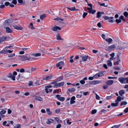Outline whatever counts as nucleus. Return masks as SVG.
I'll use <instances>...</instances> for the list:
<instances>
[{"mask_svg": "<svg viewBox=\"0 0 128 128\" xmlns=\"http://www.w3.org/2000/svg\"><path fill=\"white\" fill-rule=\"evenodd\" d=\"M18 58L21 61L26 60H32L33 59H35V58L31 57L30 56H18Z\"/></svg>", "mask_w": 128, "mask_h": 128, "instance_id": "1", "label": "nucleus"}, {"mask_svg": "<svg viewBox=\"0 0 128 128\" xmlns=\"http://www.w3.org/2000/svg\"><path fill=\"white\" fill-rule=\"evenodd\" d=\"M101 81L100 80H95L89 83L91 84L96 85L100 83Z\"/></svg>", "mask_w": 128, "mask_h": 128, "instance_id": "2", "label": "nucleus"}, {"mask_svg": "<svg viewBox=\"0 0 128 128\" xmlns=\"http://www.w3.org/2000/svg\"><path fill=\"white\" fill-rule=\"evenodd\" d=\"M118 80L122 84H126V78L123 77L119 78Z\"/></svg>", "mask_w": 128, "mask_h": 128, "instance_id": "3", "label": "nucleus"}, {"mask_svg": "<svg viewBox=\"0 0 128 128\" xmlns=\"http://www.w3.org/2000/svg\"><path fill=\"white\" fill-rule=\"evenodd\" d=\"M56 97L58 100L62 102L64 101L65 100L64 98V97H61L60 95H56Z\"/></svg>", "mask_w": 128, "mask_h": 128, "instance_id": "4", "label": "nucleus"}, {"mask_svg": "<svg viewBox=\"0 0 128 128\" xmlns=\"http://www.w3.org/2000/svg\"><path fill=\"white\" fill-rule=\"evenodd\" d=\"M12 26L15 29L18 30H22L23 29V28L21 26H18L16 25H13Z\"/></svg>", "mask_w": 128, "mask_h": 128, "instance_id": "5", "label": "nucleus"}, {"mask_svg": "<svg viewBox=\"0 0 128 128\" xmlns=\"http://www.w3.org/2000/svg\"><path fill=\"white\" fill-rule=\"evenodd\" d=\"M61 29V28L58 26H56L54 27H53L52 28V30L54 31H56L58 30H60Z\"/></svg>", "mask_w": 128, "mask_h": 128, "instance_id": "6", "label": "nucleus"}, {"mask_svg": "<svg viewBox=\"0 0 128 128\" xmlns=\"http://www.w3.org/2000/svg\"><path fill=\"white\" fill-rule=\"evenodd\" d=\"M103 18H104L105 20H108V21L110 22H112V17L110 18L108 16H104Z\"/></svg>", "mask_w": 128, "mask_h": 128, "instance_id": "7", "label": "nucleus"}, {"mask_svg": "<svg viewBox=\"0 0 128 128\" xmlns=\"http://www.w3.org/2000/svg\"><path fill=\"white\" fill-rule=\"evenodd\" d=\"M7 77L8 78H11L12 80H13L14 81L15 80V78L16 76H14L13 74H12L11 73H10L9 74V75H8Z\"/></svg>", "mask_w": 128, "mask_h": 128, "instance_id": "8", "label": "nucleus"}, {"mask_svg": "<svg viewBox=\"0 0 128 128\" xmlns=\"http://www.w3.org/2000/svg\"><path fill=\"white\" fill-rule=\"evenodd\" d=\"M34 99L38 101H42V99L41 98L38 96H35L34 97Z\"/></svg>", "mask_w": 128, "mask_h": 128, "instance_id": "9", "label": "nucleus"}, {"mask_svg": "<svg viewBox=\"0 0 128 128\" xmlns=\"http://www.w3.org/2000/svg\"><path fill=\"white\" fill-rule=\"evenodd\" d=\"M64 64V62H60L56 64L57 67H58L60 66H62Z\"/></svg>", "mask_w": 128, "mask_h": 128, "instance_id": "10", "label": "nucleus"}, {"mask_svg": "<svg viewBox=\"0 0 128 128\" xmlns=\"http://www.w3.org/2000/svg\"><path fill=\"white\" fill-rule=\"evenodd\" d=\"M6 36H3L0 38V44L2 42L6 40V39L7 38Z\"/></svg>", "mask_w": 128, "mask_h": 128, "instance_id": "11", "label": "nucleus"}, {"mask_svg": "<svg viewBox=\"0 0 128 128\" xmlns=\"http://www.w3.org/2000/svg\"><path fill=\"white\" fill-rule=\"evenodd\" d=\"M104 13L102 12H98L97 13L96 18H100L101 16V14H103Z\"/></svg>", "mask_w": 128, "mask_h": 128, "instance_id": "12", "label": "nucleus"}, {"mask_svg": "<svg viewBox=\"0 0 128 128\" xmlns=\"http://www.w3.org/2000/svg\"><path fill=\"white\" fill-rule=\"evenodd\" d=\"M6 32L7 33H11L12 32V30L9 27H7L6 28Z\"/></svg>", "mask_w": 128, "mask_h": 128, "instance_id": "13", "label": "nucleus"}, {"mask_svg": "<svg viewBox=\"0 0 128 128\" xmlns=\"http://www.w3.org/2000/svg\"><path fill=\"white\" fill-rule=\"evenodd\" d=\"M75 99V98L74 96L72 97L70 99V104H72L75 102L74 101Z\"/></svg>", "mask_w": 128, "mask_h": 128, "instance_id": "14", "label": "nucleus"}, {"mask_svg": "<svg viewBox=\"0 0 128 128\" xmlns=\"http://www.w3.org/2000/svg\"><path fill=\"white\" fill-rule=\"evenodd\" d=\"M18 2L20 4L23 5H24L26 3L25 1L24 0H23V1L22 0H18Z\"/></svg>", "mask_w": 128, "mask_h": 128, "instance_id": "15", "label": "nucleus"}, {"mask_svg": "<svg viewBox=\"0 0 128 128\" xmlns=\"http://www.w3.org/2000/svg\"><path fill=\"white\" fill-rule=\"evenodd\" d=\"M52 76V75H50V76H47L46 77H44V78L43 79L44 80H49L51 79Z\"/></svg>", "mask_w": 128, "mask_h": 128, "instance_id": "16", "label": "nucleus"}, {"mask_svg": "<svg viewBox=\"0 0 128 128\" xmlns=\"http://www.w3.org/2000/svg\"><path fill=\"white\" fill-rule=\"evenodd\" d=\"M56 39L58 40H63V39L61 38L60 34L58 33L56 35Z\"/></svg>", "mask_w": 128, "mask_h": 128, "instance_id": "17", "label": "nucleus"}, {"mask_svg": "<svg viewBox=\"0 0 128 128\" xmlns=\"http://www.w3.org/2000/svg\"><path fill=\"white\" fill-rule=\"evenodd\" d=\"M119 93L120 96H122L123 94H125V92L124 90H121L119 91Z\"/></svg>", "mask_w": 128, "mask_h": 128, "instance_id": "18", "label": "nucleus"}, {"mask_svg": "<svg viewBox=\"0 0 128 128\" xmlns=\"http://www.w3.org/2000/svg\"><path fill=\"white\" fill-rule=\"evenodd\" d=\"M46 112L47 114L50 115H51L52 114V112L50 110V109L49 108H47L46 109Z\"/></svg>", "mask_w": 128, "mask_h": 128, "instance_id": "19", "label": "nucleus"}, {"mask_svg": "<svg viewBox=\"0 0 128 128\" xmlns=\"http://www.w3.org/2000/svg\"><path fill=\"white\" fill-rule=\"evenodd\" d=\"M30 56H40L41 54L40 53H37L36 54H30Z\"/></svg>", "mask_w": 128, "mask_h": 128, "instance_id": "20", "label": "nucleus"}, {"mask_svg": "<svg viewBox=\"0 0 128 128\" xmlns=\"http://www.w3.org/2000/svg\"><path fill=\"white\" fill-rule=\"evenodd\" d=\"M106 50L108 52L111 51L112 50V45L109 46L106 49Z\"/></svg>", "mask_w": 128, "mask_h": 128, "instance_id": "21", "label": "nucleus"}, {"mask_svg": "<svg viewBox=\"0 0 128 128\" xmlns=\"http://www.w3.org/2000/svg\"><path fill=\"white\" fill-rule=\"evenodd\" d=\"M7 53V50H3L0 52V54H4Z\"/></svg>", "mask_w": 128, "mask_h": 128, "instance_id": "22", "label": "nucleus"}, {"mask_svg": "<svg viewBox=\"0 0 128 128\" xmlns=\"http://www.w3.org/2000/svg\"><path fill=\"white\" fill-rule=\"evenodd\" d=\"M53 121V120L52 119H48V120L46 121V123L47 124H49L51 123Z\"/></svg>", "mask_w": 128, "mask_h": 128, "instance_id": "23", "label": "nucleus"}, {"mask_svg": "<svg viewBox=\"0 0 128 128\" xmlns=\"http://www.w3.org/2000/svg\"><path fill=\"white\" fill-rule=\"evenodd\" d=\"M67 90L69 92H73L75 91V89L74 88H68Z\"/></svg>", "mask_w": 128, "mask_h": 128, "instance_id": "24", "label": "nucleus"}, {"mask_svg": "<svg viewBox=\"0 0 128 128\" xmlns=\"http://www.w3.org/2000/svg\"><path fill=\"white\" fill-rule=\"evenodd\" d=\"M46 17V15L44 14L41 15L40 16V18L41 20H43L44 18Z\"/></svg>", "mask_w": 128, "mask_h": 128, "instance_id": "25", "label": "nucleus"}, {"mask_svg": "<svg viewBox=\"0 0 128 128\" xmlns=\"http://www.w3.org/2000/svg\"><path fill=\"white\" fill-rule=\"evenodd\" d=\"M45 90L47 93H48V92H51L52 91V90L48 88H45Z\"/></svg>", "mask_w": 128, "mask_h": 128, "instance_id": "26", "label": "nucleus"}, {"mask_svg": "<svg viewBox=\"0 0 128 128\" xmlns=\"http://www.w3.org/2000/svg\"><path fill=\"white\" fill-rule=\"evenodd\" d=\"M55 120H56L57 122L58 123H60L62 122V121L61 120H60L59 118L56 117L54 118Z\"/></svg>", "mask_w": 128, "mask_h": 128, "instance_id": "27", "label": "nucleus"}, {"mask_svg": "<svg viewBox=\"0 0 128 128\" xmlns=\"http://www.w3.org/2000/svg\"><path fill=\"white\" fill-rule=\"evenodd\" d=\"M106 84L108 85H110L112 84V80L108 81L106 82Z\"/></svg>", "mask_w": 128, "mask_h": 128, "instance_id": "28", "label": "nucleus"}, {"mask_svg": "<svg viewBox=\"0 0 128 128\" xmlns=\"http://www.w3.org/2000/svg\"><path fill=\"white\" fill-rule=\"evenodd\" d=\"M106 41L108 42L109 43H111L112 42V39L110 38L108 39H106Z\"/></svg>", "mask_w": 128, "mask_h": 128, "instance_id": "29", "label": "nucleus"}, {"mask_svg": "<svg viewBox=\"0 0 128 128\" xmlns=\"http://www.w3.org/2000/svg\"><path fill=\"white\" fill-rule=\"evenodd\" d=\"M107 64L108 66H112V64L110 60H108L107 61Z\"/></svg>", "mask_w": 128, "mask_h": 128, "instance_id": "30", "label": "nucleus"}, {"mask_svg": "<svg viewBox=\"0 0 128 128\" xmlns=\"http://www.w3.org/2000/svg\"><path fill=\"white\" fill-rule=\"evenodd\" d=\"M67 8L72 11H74L76 10L75 7L71 8L68 7Z\"/></svg>", "mask_w": 128, "mask_h": 128, "instance_id": "31", "label": "nucleus"}, {"mask_svg": "<svg viewBox=\"0 0 128 128\" xmlns=\"http://www.w3.org/2000/svg\"><path fill=\"white\" fill-rule=\"evenodd\" d=\"M127 104V102H126L125 101H123V102H122L120 104V106H122L123 105H126Z\"/></svg>", "mask_w": 128, "mask_h": 128, "instance_id": "32", "label": "nucleus"}, {"mask_svg": "<svg viewBox=\"0 0 128 128\" xmlns=\"http://www.w3.org/2000/svg\"><path fill=\"white\" fill-rule=\"evenodd\" d=\"M6 111L5 110L3 109H2V111L0 112V114L1 115L4 114L6 113Z\"/></svg>", "mask_w": 128, "mask_h": 128, "instance_id": "33", "label": "nucleus"}, {"mask_svg": "<svg viewBox=\"0 0 128 128\" xmlns=\"http://www.w3.org/2000/svg\"><path fill=\"white\" fill-rule=\"evenodd\" d=\"M82 60L84 61H86L87 60L88 56H82Z\"/></svg>", "mask_w": 128, "mask_h": 128, "instance_id": "34", "label": "nucleus"}, {"mask_svg": "<svg viewBox=\"0 0 128 128\" xmlns=\"http://www.w3.org/2000/svg\"><path fill=\"white\" fill-rule=\"evenodd\" d=\"M121 97L120 96H118L115 102H118V101H120L121 100Z\"/></svg>", "mask_w": 128, "mask_h": 128, "instance_id": "35", "label": "nucleus"}, {"mask_svg": "<svg viewBox=\"0 0 128 128\" xmlns=\"http://www.w3.org/2000/svg\"><path fill=\"white\" fill-rule=\"evenodd\" d=\"M29 27L30 28L32 29H34V28L33 27V24L32 23H31L30 24V26H29Z\"/></svg>", "mask_w": 128, "mask_h": 128, "instance_id": "36", "label": "nucleus"}, {"mask_svg": "<svg viewBox=\"0 0 128 128\" xmlns=\"http://www.w3.org/2000/svg\"><path fill=\"white\" fill-rule=\"evenodd\" d=\"M116 102L114 103H112V106H117L119 102Z\"/></svg>", "mask_w": 128, "mask_h": 128, "instance_id": "37", "label": "nucleus"}, {"mask_svg": "<svg viewBox=\"0 0 128 128\" xmlns=\"http://www.w3.org/2000/svg\"><path fill=\"white\" fill-rule=\"evenodd\" d=\"M98 73V76L99 77H102L104 75V74L101 72H99Z\"/></svg>", "mask_w": 128, "mask_h": 128, "instance_id": "38", "label": "nucleus"}, {"mask_svg": "<svg viewBox=\"0 0 128 128\" xmlns=\"http://www.w3.org/2000/svg\"><path fill=\"white\" fill-rule=\"evenodd\" d=\"M88 14V13L86 12H84L82 15V18H84Z\"/></svg>", "mask_w": 128, "mask_h": 128, "instance_id": "39", "label": "nucleus"}, {"mask_svg": "<svg viewBox=\"0 0 128 128\" xmlns=\"http://www.w3.org/2000/svg\"><path fill=\"white\" fill-rule=\"evenodd\" d=\"M96 12V10H92L91 11H90L89 12V13L90 14L92 13V14H94Z\"/></svg>", "mask_w": 128, "mask_h": 128, "instance_id": "40", "label": "nucleus"}, {"mask_svg": "<svg viewBox=\"0 0 128 128\" xmlns=\"http://www.w3.org/2000/svg\"><path fill=\"white\" fill-rule=\"evenodd\" d=\"M59 85V87H60L63 86L64 84V82H62L58 83Z\"/></svg>", "mask_w": 128, "mask_h": 128, "instance_id": "41", "label": "nucleus"}, {"mask_svg": "<svg viewBox=\"0 0 128 128\" xmlns=\"http://www.w3.org/2000/svg\"><path fill=\"white\" fill-rule=\"evenodd\" d=\"M124 16L126 17L127 18L128 17V12H126L124 13Z\"/></svg>", "mask_w": 128, "mask_h": 128, "instance_id": "42", "label": "nucleus"}, {"mask_svg": "<svg viewBox=\"0 0 128 128\" xmlns=\"http://www.w3.org/2000/svg\"><path fill=\"white\" fill-rule=\"evenodd\" d=\"M116 22L118 24L121 22V21L120 19H116Z\"/></svg>", "mask_w": 128, "mask_h": 128, "instance_id": "43", "label": "nucleus"}, {"mask_svg": "<svg viewBox=\"0 0 128 128\" xmlns=\"http://www.w3.org/2000/svg\"><path fill=\"white\" fill-rule=\"evenodd\" d=\"M114 69L116 70H120V68L119 67H117L116 66H114L113 67Z\"/></svg>", "mask_w": 128, "mask_h": 128, "instance_id": "44", "label": "nucleus"}, {"mask_svg": "<svg viewBox=\"0 0 128 128\" xmlns=\"http://www.w3.org/2000/svg\"><path fill=\"white\" fill-rule=\"evenodd\" d=\"M63 78L60 76V77L59 78L57 79L56 80L57 81H60L62 80Z\"/></svg>", "mask_w": 128, "mask_h": 128, "instance_id": "45", "label": "nucleus"}, {"mask_svg": "<svg viewBox=\"0 0 128 128\" xmlns=\"http://www.w3.org/2000/svg\"><path fill=\"white\" fill-rule=\"evenodd\" d=\"M60 111V108H58V109H57L55 110V113H59Z\"/></svg>", "mask_w": 128, "mask_h": 128, "instance_id": "46", "label": "nucleus"}, {"mask_svg": "<svg viewBox=\"0 0 128 128\" xmlns=\"http://www.w3.org/2000/svg\"><path fill=\"white\" fill-rule=\"evenodd\" d=\"M12 2L14 4H17V1L16 0H13Z\"/></svg>", "mask_w": 128, "mask_h": 128, "instance_id": "47", "label": "nucleus"}, {"mask_svg": "<svg viewBox=\"0 0 128 128\" xmlns=\"http://www.w3.org/2000/svg\"><path fill=\"white\" fill-rule=\"evenodd\" d=\"M95 94L96 95V99L98 100H100V97L96 93Z\"/></svg>", "mask_w": 128, "mask_h": 128, "instance_id": "48", "label": "nucleus"}, {"mask_svg": "<svg viewBox=\"0 0 128 128\" xmlns=\"http://www.w3.org/2000/svg\"><path fill=\"white\" fill-rule=\"evenodd\" d=\"M117 44L116 45L114 44H113L112 45V50L113 49H116L117 48Z\"/></svg>", "mask_w": 128, "mask_h": 128, "instance_id": "49", "label": "nucleus"}, {"mask_svg": "<svg viewBox=\"0 0 128 128\" xmlns=\"http://www.w3.org/2000/svg\"><path fill=\"white\" fill-rule=\"evenodd\" d=\"M120 19L122 20L123 21H124L125 20V19H124V17L123 16H121L120 17H119Z\"/></svg>", "mask_w": 128, "mask_h": 128, "instance_id": "50", "label": "nucleus"}, {"mask_svg": "<svg viewBox=\"0 0 128 128\" xmlns=\"http://www.w3.org/2000/svg\"><path fill=\"white\" fill-rule=\"evenodd\" d=\"M120 125L119 124L118 125H115L112 126V128H118L120 126Z\"/></svg>", "mask_w": 128, "mask_h": 128, "instance_id": "51", "label": "nucleus"}, {"mask_svg": "<svg viewBox=\"0 0 128 128\" xmlns=\"http://www.w3.org/2000/svg\"><path fill=\"white\" fill-rule=\"evenodd\" d=\"M94 77L95 78H98L99 77L98 73H96V74H95L94 76Z\"/></svg>", "mask_w": 128, "mask_h": 128, "instance_id": "52", "label": "nucleus"}, {"mask_svg": "<svg viewBox=\"0 0 128 128\" xmlns=\"http://www.w3.org/2000/svg\"><path fill=\"white\" fill-rule=\"evenodd\" d=\"M96 112V110H92V114H95Z\"/></svg>", "mask_w": 128, "mask_h": 128, "instance_id": "53", "label": "nucleus"}, {"mask_svg": "<svg viewBox=\"0 0 128 128\" xmlns=\"http://www.w3.org/2000/svg\"><path fill=\"white\" fill-rule=\"evenodd\" d=\"M14 128H20V124H17L15 126Z\"/></svg>", "mask_w": 128, "mask_h": 128, "instance_id": "54", "label": "nucleus"}, {"mask_svg": "<svg viewBox=\"0 0 128 128\" xmlns=\"http://www.w3.org/2000/svg\"><path fill=\"white\" fill-rule=\"evenodd\" d=\"M119 62L117 61H116L114 62V65H118L119 64Z\"/></svg>", "mask_w": 128, "mask_h": 128, "instance_id": "55", "label": "nucleus"}, {"mask_svg": "<svg viewBox=\"0 0 128 128\" xmlns=\"http://www.w3.org/2000/svg\"><path fill=\"white\" fill-rule=\"evenodd\" d=\"M5 5L6 6H8V5H10V3L8 2H6L5 3Z\"/></svg>", "mask_w": 128, "mask_h": 128, "instance_id": "56", "label": "nucleus"}, {"mask_svg": "<svg viewBox=\"0 0 128 128\" xmlns=\"http://www.w3.org/2000/svg\"><path fill=\"white\" fill-rule=\"evenodd\" d=\"M97 26L99 28H100L101 27V24L100 22H98L97 24Z\"/></svg>", "mask_w": 128, "mask_h": 128, "instance_id": "57", "label": "nucleus"}, {"mask_svg": "<svg viewBox=\"0 0 128 128\" xmlns=\"http://www.w3.org/2000/svg\"><path fill=\"white\" fill-rule=\"evenodd\" d=\"M87 10H89V12L90 11H92V7H90V8H87Z\"/></svg>", "mask_w": 128, "mask_h": 128, "instance_id": "58", "label": "nucleus"}, {"mask_svg": "<svg viewBox=\"0 0 128 128\" xmlns=\"http://www.w3.org/2000/svg\"><path fill=\"white\" fill-rule=\"evenodd\" d=\"M80 82L82 84H84L85 83V82L83 80H82L80 81Z\"/></svg>", "mask_w": 128, "mask_h": 128, "instance_id": "59", "label": "nucleus"}, {"mask_svg": "<svg viewBox=\"0 0 128 128\" xmlns=\"http://www.w3.org/2000/svg\"><path fill=\"white\" fill-rule=\"evenodd\" d=\"M73 56H71L70 58V62L71 63H72L73 62V59H72V58H73Z\"/></svg>", "mask_w": 128, "mask_h": 128, "instance_id": "60", "label": "nucleus"}, {"mask_svg": "<svg viewBox=\"0 0 128 128\" xmlns=\"http://www.w3.org/2000/svg\"><path fill=\"white\" fill-rule=\"evenodd\" d=\"M116 60V61H117L119 62H120V58L119 56H117V57Z\"/></svg>", "mask_w": 128, "mask_h": 128, "instance_id": "61", "label": "nucleus"}, {"mask_svg": "<svg viewBox=\"0 0 128 128\" xmlns=\"http://www.w3.org/2000/svg\"><path fill=\"white\" fill-rule=\"evenodd\" d=\"M106 36L104 34H102V37L104 39L106 40Z\"/></svg>", "mask_w": 128, "mask_h": 128, "instance_id": "62", "label": "nucleus"}, {"mask_svg": "<svg viewBox=\"0 0 128 128\" xmlns=\"http://www.w3.org/2000/svg\"><path fill=\"white\" fill-rule=\"evenodd\" d=\"M124 112L127 113L128 112V108H126L124 110Z\"/></svg>", "mask_w": 128, "mask_h": 128, "instance_id": "63", "label": "nucleus"}, {"mask_svg": "<svg viewBox=\"0 0 128 128\" xmlns=\"http://www.w3.org/2000/svg\"><path fill=\"white\" fill-rule=\"evenodd\" d=\"M61 126V125L60 124H59L57 125L56 126V128H60Z\"/></svg>", "mask_w": 128, "mask_h": 128, "instance_id": "64", "label": "nucleus"}]
</instances>
